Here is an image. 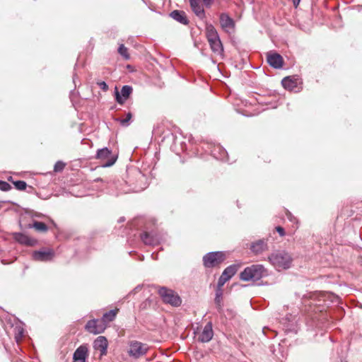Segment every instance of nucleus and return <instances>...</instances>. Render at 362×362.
I'll return each mask as SVG.
<instances>
[{
	"mask_svg": "<svg viewBox=\"0 0 362 362\" xmlns=\"http://www.w3.org/2000/svg\"><path fill=\"white\" fill-rule=\"evenodd\" d=\"M283 87L288 90H293L297 87V82L291 76H286L281 81Z\"/></svg>",
	"mask_w": 362,
	"mask_h": 362,
	"instance_id": "24",
	"label": "nucleus"
},
{
	"mask_svg": "<svg viewBox=\"0 0 362 362\" xmlns=\"http://www.w3.org/2000/svg\"><path fill=\"white\" fill-rule=\"evenodd\" d=\"M95 158L100 160L103 167L107 168L115 164L117 156L114 154L107 147H104L97 151Z\"/></svg>",
	"mask_w": 362,
	"mask_h": 362,
	"instance_id": "6",
	"label": "nucleus"
},
{
	"mask_svg": "<svg viewBox=\"0 0 362 362\" xmlns=\"http://www.w3.org/2000/svg\"><path fill=\"white\" fill-rule=\"evenodd\" d=\"M37 243V240L24 234V245L33 246Z\"/></svg>",
	"mask_w": 362,
	"mask_h": 362,
	"instance_id": "32",
	"label": "nucleus"
},
{
	"mask_svg": "<svg viewBox=\"0 0 362 362\" xmlns=\"http://www.w3.org/2000/svg\"><path fill=\"white\" fill-rule=\"evenodd\" d=\"M211 155L217 160L228 162V156L226 150L220 145L214 146L211 151Z\"/></svg>",
	"mask_w": 362,
	"mask_h": 362,
	"instance_id": "17",
	"label": "nucleus"
},
{
	"mask_svg": "<svg viewBox=\"0 0 362 362\" xmlns=\"http://www.w3.org/2000/svg\"><path fill=\"white\" fill-rule=\"evenodd\" d=\"M85 329L90 333L98 334L102 333L104 331L105 326L103 321L93 319L87 322L85 326Z\"/></svg>",
	"mask_w": 362,
	"mask_h": 362,
	"instance_id": "11",
	"label": "nucleus"
},
{
	"mask_svg": "<svg viewBox=\"0 0 362 362\" xmlns=\"http://www.w3.org/2000/svg\"><path fill=\"white\" fill-rule=\"evenodd\" d=\"M225 259V255L222 252H210L203 257V264L206 268H213Z\"/></svg>",
	"mask_w": 362,
	"mask_h": 362,
	"instance_id": "7",
	"label": "nucleus"
},
{
	"mask_svg": "<svg viewBox=\"0 0 362 362\" xmlns=\"http://www.w3.org/2000/svg\"><path fill=\"white\" fill-rule=\"evenodd\" d=\"M54 251L49 248H42L33 251L32 253L33 259L40 262H50L54 259Z\"/></svg>",
	"mask_w": 362,
	"mask_h": 362,
	"instance_id": "8",
	"label": "nucleus"
},
{
	"mask_svg": "<svg viewBox=\"0 0 362 362\" xmlns=\"http://www.w3.org/2000/svg\"><path fill=\"white\" fill-rule=\"evenodd\" d=\"M117 310H110L103 315V322H112L116 317Z\"/></svg>",
	"mask_w": 362,
	"mask_h": 362,
	"instance_id": "28",
	"label": "nucleus"
},
{
	"mask_svg": "<svg viewBox=\"0 0 362 362\" xmlns=\"http://www.w3.org/2000/svg\"><path fill=\"white\" fill-rule=\"evenodd\" d=\"M139 175H141L142 177H144V175H141V173H140V172H139Z\"/></svg>",
	"mask_w": 362,
	"mask_h": 362,
	"instance_id": "50",
	"label": "nucleus"
},
{
	"mask_svg": "<svg viewBox=\"0 0 362 362\" xmlns=\"http://www.w3.org/2000/svg\"><path fill=\"white\" fill-rule=\"evenodd\" d=\"M237 271L238 266L235 264H232L226 267L218 280V287H223V285L236 274Z\"/></svg>",
	"mask_w": 362,
	"mask_h": 362,
	"instance_id": "10",
	"label": "nucleus"
},
{
	"mask_svg": "<svg viewBox=\"0 0 362 362\" xmlns=\"http://www.w3.org/2000/svg\"><path fill=\"white\" fill-rule=\"evenodd\" d=\"M276 230L277 231V233L280 235V236H284L285 235V230L283 227L281 226H276Z\"/></svg>",
	"mask_w": 362,
	"mask_h": 362,
	"instance_id": "38",
	"label": "nucleus"
},
{
	"mask_svg": "<svg viewBox=\"0 0 362 362\" xmlns=\"http://www.w3.org/2000/svg\"><path fill=\"white\" fill-rule=\"evenodd\" d=\"M267 275V271L262 264H252L246 267L240 274L241 280L245 281H258Z\"/></svg>",
	"mask_w": 362,
	"mask_h": 362,
	"instance_id": "3",
	"label": "nucleus"
},
{
	"mask_svg": "<svg viewBox=\"0 0 362 362\" xmlns=\"http://www.w3.org/2000/svg\"><path fill=\"white\" fill-rule=\"evenodd\" d=\"M211 50L218 54H221L223 51V47L220 40V37H217L215 40H208Z\"/></svg>",
	"mask_w": 362,
	"mask_h": 362,
	"instance_id": "23",
	"label": "nucleus"
},
{
	"mask_svg": "<svg viewBox=\"0 0 362 362\" xmlns=\"http://www.w3.org/2000/svg\"><path fill=\"white\" fill-rule=\"evenodd\" d=\"M358 6L362 8V5L361 6Z\"/></svg>",
	"mask_w": 362,
	"mask_h": 362,
	"instance_id": "52",
	"label": "nucleus"
},
{
	"mask_svg": "<svg viewBox=\"0 0 362 362\" xmlns=\"http://www.w3.org/2000/svg\"><path fill=\"white\" fill-rule=\"evenodd\" d=\"M16 189L19 190H23V181L18 180L16 182H13Z\"/></svg>",
	"mask_w": 362,
	"mask_h": 362,
	"instance_id": "39",
	"label": "nucleus"
},
{
	"mask_svg": "<svg viewBox=\"0 0 362 362\" xmlns=\"http://www.w3.org/2000/svg\"><path fill=\"white\" fill-rule=\"evenodd\" d=\"M27 227L29 228H33L35 230L42 233H45L48 230V227L45 223L35 220H33V223L28 224Z\"/></svg>",
	"mask_w": 362,
	"mask_h": 362,
	"instance_id": "25",
	"label": "nucleus"
},
{
	"mask_svg": "<svg viewBox=\"0 0 362 362\" xmlns=\"http://www.w3.org/2000/svg\"><path fill=\"white\" fill-rule=\"evenodd\" d=\"M11 189V185L4 181L0 180V189L2 191H8Z\"/></svg>",
	"mask_w": 362,
	"mask_h": 362,
	"instance_id": "35",
	"label": "nucleus"
},
{
	"mask_svg": "<svg viewBox=\"0 0 362 362\" xmlns=\"http://www.w3.org/2000/svg\"><path fill=\"white\" fill-rule=\"evenodd\" d=\"M93 347L95 349L99 350L102 356L105 355L107 354V339L103 336L97 337L93 342Z\"/></svg>",
	"mask_w": 362,
	"mask_h": 362,
	"instance_id": "19",
	"label": "nucleus"
},
{
	"mask_svg": "<svg viewBox=\"0 0 362 362\" xmlns=\"http://www.w3.org/2000/svg\"><path fill=\"white\" fill-rule=\"evenodd\" d=\"M204 5L206 8H210L213 4L214 0H202Z\"/></svg>",
	"mask_w": 362,
	"mask_h": 362,
	"instance_id": "40",
	"label": "nucleus"
},
{
	"mask_svg": "<svg viewBox=\"0 0 362 362\" xmlns=\"http://www.w3.org/2000/svg\"><path fill=\"white\" fill-rule=\"evenodd\" d=\"M76 78H77V77H76V75H74V76H73V82L74 83L75 86H76Z\"/></svg>",
	"mask_w": 362,
	"mask_h": 362,
	"instance_id": "45",
	"label": "nucleus"
},
{
	"mask_svg": "<svg viewBox=\"0 0 362 362\" xmlns=\"http://www.w3.org/2000/svg\"><path fill=\"white\" fill-rule=\"evenodd\" d=\"M13 238L16 240H17L18 243H23V233H14Z\"/></svg>",
	"mask_w": 362,
	"mask_h": 362,
	"instance_id": "37",
	"label": "nucleus"
},
{
	"mask_svg": "<svg viewBox=\"0 0 362 362\" xmlns=\"http://www.w3.org/2000/svg\"><path fill=\"white\" fill-rule=\"evenodd\" d=\"M296 316L291 314H287L285 317L282 318L281 322L286 327V329L291 330L296 322Z\"/></svg>",
	"mask_w": 362,
	"mask_h": 362,
	"instance_id": "26",
	"label": "nucleus"
},
{
	"mask_svg": "<svg viewBox=\"0 0 362 362\" xmlns=\"http://www.w3.org/2000/svg\"><path fill=\"white\" fill-rule=\"evenodd\" d=\"M250 249L255 255L262 254L263 252L268 250L267 240L259 239L252 242L250 244Z\"/></svg>",
	"mask_w": 362,
	"mask_h": 362,
	"instance_id": "14",
	"label": "nucleus"
},
{
	"mask_svg": "<svg viewBox=\"0 0 362 362\" xmlns=\"http://www.w3.org/2000/svg\"><path fill=\"white\" fill-rule=\"evenodd\" d=\"M287 217L291 221H293V219H295V218L292 216V214L290 212L287 213Z\"/></svg>",
	"mask_w": 362,
	"mask_h": 362,
	"instance_id": "43",
	"label": "nucleus"
},
{
	"mask_svg": "<svg viewBox=\"0 0 362 362\" xmlns=\"http://www.w3.org/2000/svg\"><path fill=\"white\" fill-rule=\"evenodd\" d=\"M215 298L214 303L216 305V308L217 309L218 313H222L223 311V290L222 287H218L216 289L215 293Z\"/></svg>",
	"mask_w": 362,
	"mask_h": 362,
	"instance_id": "22",
	"label": "nucleus"
},
{
	"mask_svg": "<svg viewBox=\"0 0 362 362\" xmlns=\"http://www.w3.org/2000/svg\"><path fill=\"white\" fill-rule=\"evenodd\" d=\"M341 362H347L346 361H341Z\"/></svg>",
	"mask_w": 362,
	"mask_h": 362,
	"instance_id": "53",
	"label": "nucleus"
},
{
	"mask_svg": "<svg viewBox=\"0 0 362 362\" xmlns=\"http://www.w3.org/2000/svg\"><path fill=\"white\" fill-rule=\"evenodd\" d=\"M133 88L131 86L124 85L122 87L121 92L119 93L115 88V98L117 103L123 105L124 102L129 98L132 93Z\"/></svg>",
	"mask_w": 362,
	"mask_h": 362,
	"instance_id": "9",
	"label": "nucleus"
},
{
	"mask_svg": "<svg viewBox=\"0 0 362 362\" xmlns=\"http://www.w3.org/2000/svg\"><path fill=\"white\" fill-rule=\"evenodd\" d=\"M88 357V346L86 344L80 345L73 354V362H86Z\"/></svg>",
	"mask_w": 362,
	"mask_h": 362,
	"instance_id": "12",
	"label": "nucleus"
},
{
	"mask_svg": "<svg viewBox=\"0 0 362 362\" xmlns=\"http://www.w3.org/2000/svg\"><path fill=\"white\" fill-rule=\"evenodd\" d=\"M23 211H24V215H25L28 213V209L24 208Z\"/></svg>",
	"mask_w": 362,
	"mask_h": 362,
	"instance_id": "47",
	"label": "nucleus"
},
{
	"mask_svg": "<svg viewBox=\"0 0 362 362\" xmlns=\"http://www.w3.org/2000/svg\"><path fill=\"white\" fill-rule=\"evenodd\" d=\"M141 239L145 245H156L159 243V238L148 232H144L141 234Z\"/></svg>",
	"mask_w": 362,
	"mask_h": 362,
	"instance_id": "21",
	"label": "nucleus"
},
{
	"mask_svg": "<svg viewBox=\"0 0 362 362\" xmlns=\"http://www.w3.org/2000/svg\"><path fill=\"white\" fill-rule=\"evenodd\" d=\"M158 294L162 300L174 307H178L182 303L180 297L173 290L166 287H160L158 290Z\"/></svg>",
	"mask_w": 362,
	"mask_h": 362,
	"instance_id": "5",
	"label": "nucleus"
},
{
	"mask_svg": "<svg viewBox=\"0 0 362 362\" xmlns=\"http://www.w3.org/2000/svg\"><path fill=\"white\" fill-rule=\"evenodd\" d=\"M97 84L103 91H107L108 90V86L105 81L98 82Z\"/></svg>",
	"mask_w": 362,
	"mask_h": 362,
	"instance_id": "36",
	"label": "nucleus"
},
{
	"mask_svg": "<svg viewBox=\"0 0 362 362\" xmlns=\"http://www.w3.org/2000/svg\"><path fill=\"white\" fill-rule=\"evenodd\" d=\"M23 185H24V191L27 190L28 185L25 183V182H24Z\"/></svg>",
	"mask_w": 362,
	"mask_h": 362,
	"instance_id": "46",
	"label": "nucleus"
},
{
	"mask_svg": "<svg viewBox=\"0 0 362 362\" xmlns=\"http://www.w3.org/2000/svg\"><path fill=\"white\" fill-rule=\"evenodd\" d=\"M141 288H142V286H141V285H138L137 286H136V287L134 288V290H133L130 293H136V292L139 291V290H141Z\"/></svg>",
	"mask_w": 362,
	"mask_h": 362,
	"instance_id": "41",
	"label": "nucleus"
},
{
	"mask_svg": "<svg viewBox=\"0 0 362 362\" xmlns=\"http://www.w3.org/2000/svg\"><path fill=\"white\" fill-rule=\"evenodd\" d=\"M190 7L194 14L200 19L205 18V11L199 0H189Z\"/></svg>",
	"mask_w": 362,
	"mask_h": 362,
	"instance_id": "18",
	"label": "nucleus"
},
{
	"mask_svg": "<svg viewBox=\"0 0 362 362\" xmlns=\"http://www.w3.org/2000/svg\"><path fill=\"white\" fill-rule=\"evenodd\" d=\"M206 35L207 37V40H215L216 38L218 37L219 35L214 28V26L211 24H207L206 26Z\"/></svg>",
	"mask_w": 362,
	"mask_h": 362,
	"instance_id": "27",
	"label": "nucleus"
},
{
	"mask_svg": "<svg viewBox=\"0 0 362 362\" xmlns=\"http://www.w3.org/2000/svg\"><path fill=\"white\" fill-rule=\"evenodd\" d=\"M114 186L117 189H118L120 192L122 193H127V192H129L130 191H134V192H137L139 191V189H136V187H133L132 189H124V188H120L119 189L118 188V186L117 185V183L115 182H107V187H111Z\"/></svg>",
	"mask_w": 362,
	"mask_h": 362,
	"instance_id": "29",
	"label": "nucleus"
},
{
	"mask_svg": "<svg viewBox=\"0 0 362 362\" xmlns=\"http://www.w3.org/2000/svg\"><path fill=\"white\" fill-rule=\"evenodd\" d=\"M128 346V355L134 359H138L145 356L150 348L147 344L136 340L129 341Z\"/></svg>",
	"mask_w": 362,
	"mask_h": 362,
	"instance_id": "4",
	"label": "nucleus"
},
{
	"mask_svg": "<svg viewBox=\"0 0 362 362\" xmlns=\"http://www.w3.org/2000/svg\"><path fill=\"white\" fill-rule=\"evenodd\" d=\"M268 261L277 270L287 269L291 267L293 259L291 255L285 250H276L271 253Z\"/></svg>",
	"mask_w": 362,
	"mask_h": 362,
	"instance_id": "1",
	"label": "nucleus"
},
{
	"mask_svg": "<svg viewBox=\"0 0 362 362\" xmlns=\"http://www.w3.org/2000/svg\"><path fill=\"white\" fill-rule=\"evenodd\" d=\"M65 163L61 160L57 161L54 166V171L56 173L61 172L64 170Z\"/></svg>",
	"mask_w": 362,
	"mask_h": 362,
	"instance_id": "34",
	"label": "nucleus"
},
{
	"mask_svg": "<svg viewBox=\"0 0 362 362\" xmlns=\"http://www.w3.org/2000/svg\"><path fill=\"white\" fill-rule=\"evenodd\" d=\"M154 256H155V254H154V253H152V255H151L152 258H153V259H156V258H157V256H156V257H154Z\"/></svg>",
	"mask_w": 362,
	"mask_h": 362,
	"instance_id": "48",
	"label": "nucleus"
},
{
	"mask_svg": "<svg viewBox=\"0 0 362 362\" xmlns=\"http://www.w3.org/2000/svg\"><path fill=\"white\" fill-rule=\"evenodd\" d=\"M169 16L173 19L182 25H187L189 24V21L187 19L185 12L183 11L174 10L170 13Z\"/></svg>",
	"mask_w": 362,
	"mask_h": 362,
	"instance_id": "20",
	"label": "nucleus"
},
{
	"mask_svg": "<svg viewBox=\"0 0 362 362\" xmlns=\"http://www.w3.org/2000/svg\"><path fill=\"white\" fill-rule=\"evenodd\" d=\"M132 117V114L130 112H129L126 115V118H117L116 119V120L118 121L122 127H128L129 125V122Z\"/></svg>",
	"mask_w": 362,
	"mask_h": 362,
	"instance_id": "31",
	"label": "nucleus"
},
{
	"mask_svg": "<svg viewBox=\"0 0 362 362\" xmlns=\"http://www.w3.org/2000/svg\"><path fill=\"white\" fill-rule=\"evenodd\" d=\"M51 222H52V223L55 226V223H54V221H52Z\"/></svg>",
	"mask_w": 362,
	"mask_h": 362,
	"instance_id": "51",
	"label": "nucleus"
},
{
	"mask_svg": "<svg viewBox=\"0 0 362 362\" xmlns=\"http://www.w3.org/2000/svg\"><path fill=\"white\" fill-rule=\"evenodd\" d=\"M214 337L213 325L211 322H209L204 327L202 333L198 337V341L207 343L210 341Z\"/></svg>",
	"mask_w": 362,
	"mask_h": 362,
	"instance_id": "15",
	"label": "nucleus"
},
{
	"mask_svg": "<svg viewBox=\"0 0 362 362\" xmlns=\"http://www.w3.org/2000/svg\"><path fill=\"white\" fill-rule=\"evenodd\" d=\"M310 302L308 305L313 308L314 312H322L323 308H320L321 303H325L328 305L329 303H339V298L335 294L329 292H320L318 293H313L310 296Z\"/></svg>",
	"mask_w": 362,
	"mask_h": 362,
	"instance_id": "2",
	"label": "nucleus"
},
{
	"mask_svg": "<svg viewBox=\"0 0 362 362\" xmlns=\"http://www.w3.org/2000/svg\"><path fill=\"white\" fill-rule=\"evenodd\" d=\"M220 24L223 30L229 32V30L235 28L234 20L226 13H222L219 16Z\"/></svg>",
	"mask_w": 362,
	"mask_h": 362,
	"instance_id": "16",
	"label": "nucleus"
},
{
	"mask_svg": "<svg viewBox=\"0 0 362 362\" xmlns=\"http://www.w3.org/2000/svg\"><path fill=\"white\" fill-rule=\"evenodd\" d=\"M267 61L274 69H281L284 64L282 56L276 52H268L267 54Z\"/></svg>",
	"mask_w": 362,
	"mask_h": 362,
	"instance_id": "13",
	"label": "nucleus"
},
{
	"mask_svg": "<svg viewBox=\"0 0 362 362\" xmlns=\"http://www.w3.org/2000/svg\"><path fill=\"white\" fill-rule=\"evenodd\" d=\"M15 339L20 349L21 350V345L23 341V328L18 329V332L16 334Z\"/></svg>",
	"mask_w": 362,
	"mask_h": 362,
	"instance_id": "33",
	"label": "nucleus"
},
{
	"mask_svg": "<svg viewBox=\"0 0 362 362\" xmlns=\"http://www.w3.org/2000/svg\"><path fill=\"white\" fill-rule=\"evenodd\" d=\"M95 182H105L102 178L100 177H98V178H96L95 180Z\"/></svg>",
	"mask_w": 362,
	"mask_h": 362,
	"instance_id": "44",
	"label": "nucleus"
},
{
	"mask_svg": "<svg viewBox=\"0 0 362 362\" xmlns=\"http://www.w3.org/2000/svg\"><path fill=\"white\" fill-rule=\"evenodd\" d=\"M124 221V218H120L119 219V221L122 222V221Z\"/></svg>",
	"mask_w": 362,
	"mask_h": 362,
	"instance_id": "49",
	"label": "nucleus"
},
{
	"mask_svg": "<svg viewBox=\"0 0 362 362\" xmlns=\"http://www.w3.org/2000/svg\"><path fill=\"white\" fill-rule=\"evenodd\" d=\"M300 0H293V4L295 8H297L300 4Z\"/></svg>",
	"mask_w": 362,
	"mask_h": 362,
	"instance_id": "42",
	"label": "nucleus"
},
{
	"mask_svg": "<svg viewBox=\"0 0 362 362\" xmlns=\"http://www.w3.org/2000/svg\"><path fill=\"white\" fill-rule=\"evenodd\" d=\"M118 53L126 60H128L130 58V56L128 53V49L123 44L119 46Z\"/></svg>",
	"mask_w": 362,
	"mask_h": 362,
	"instance_id": "30",
	"label": "nucleus"
}]
</instances>
